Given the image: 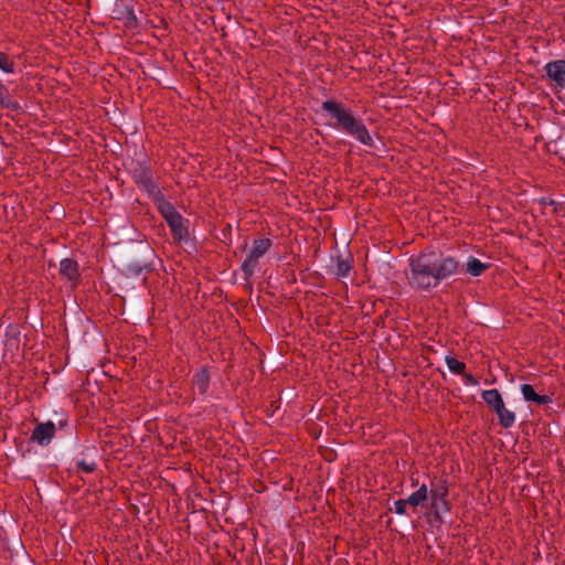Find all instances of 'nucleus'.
I'll list each match as a JSON object with an SVG mask.
<instances>
[{
	"instance_id": "f257e3e1",
	"label": "nucleus",
	"mask_w": 565,
	"mask_h": 565,
	"mask_svg": "<svg viewBox=\"0 0 565 565\" xmlns=\"http://www.w3.org/2000/svg\"><path fill=\"white\" fill-rule=\"evenodd\" d=\"M460 271L457 257L443 252H424L408 259L406 278L412 289L430 291Z\"/></svg>"
},
{
	"instance_id": "f03ea898",
	"label": "nucleus",
	"mask_w": 565,
	"mask_h": 565,
	"mask_svg": "<svg viewBox=\"0 0 565 565\" xmlns=\"http://www.w3.org/2000/svg\"><path fill=\"white\" fill-rule=\"evenodd\" d=\"M321 108L333 119L330 127L353 137L366 147H374V140L361 118L353 115V111L343 103L333 99L324 100Z\"/></svg>"
},
{
	"instance_id": "7ed1b4c3",
	"label": "nucleus",
	"mask_w": 565,
	"mask_h": 565,
	"mask_svg": "<svg viewBox=\"0 0 565 565\" xmlns=\"http://www.w3.org/2000/svg\"><path fill=\"white\" fill-rule=\"evenodd\" d=\"M159 210L171 228L173 237L181 241H186L189 236V231L186 223L188 221L182 217V215L175 210V207L170 202H161L159 204Z\"/></svg>"
},
{
	"instance_id": "20e7f679",
	"label": "nucleus",
	"mask_w": 565,
	"mask_h": 565,
	"mask_svg": "<svg viewBox=\"0 0 565 565\" xmlns=\"http://www.w3.org/2000/svg\"><path fill=\"white\" fill-rule=\"evenodd\" d=\"M482 399L490 406L497 414L500 424L504 428H510L515 423V415L508 409L503 399L497 388L486 390L481 393Z\"/></svg>"
},
{
	"instance_id": "39448f33",
	"label": "nucleus",
	"mask_w": 565,
	"mask_h": 565,
	"mask_svg": "<svg viewBox=\"0 0 565 565\" xmlns=\"http://www.w3.org/2000/svg\"><path fill=\"white\" fill-rule=\"evenodd\" d=\"M271 241L269 238L255 239L253 246L243 262L241 269L245 279L252 277L258 266V259L263 257L270 248Z\"/></svg>"
},
{
	"instance_id": "423d86ee",
	"label": "nucleus",
	"mask_w": 565,
	"mask_h": 565,
	"mask_svg": "<svg viewBox=\"0 0 565 565\" xmlns=\"http://www.w3.org/2000/svg\"><path fill=\"white\" fill-rule=\"evenodd\" d=\"M447 494L448 488L444 481L435 484L429 492V497L431 499V510L437 519H440L444 513L449 511V507L446 501Z\"/></svg>"
},
{
	"instance_id": "0eeeda50",
	"label": "nucleus",
	"mask_w": 565,
	"mask_h": 565,
	"mask_svg": "<svg viewBox=\"0 0 565 565\" xmlns=\"http://www.w3.org/2000/svg\"><path fill=\"white\" fill-rule=\"evenodd\" d=\"M56 433V427L53 422L38 423L34 427L31 440L40 446H47L51 444Z\"/></svg>"
},
{
	"instance_id": "6e6552de",
	"label": "nucleus",
	"mask_w": 565,
	"mask_h": 565,
	"mask_svg": "<svg viewBox=\"0 0 565 565\" xmlns=\"http://www.w3.org/2000/svg\"><path fill=\"white\" fill-rule=\"evenodd\" d=\"M544 70L557 88H565V60L548 62L545 64Z\"/></svg>"
},
{
	"instance_id": "1a4fd4ad",
	"label": "nucleus",
	"mask_w": 565,
	"mask_h": 565,
	"mask_svg": "<svg viewBox=\"0 0 565 565\" xmlns=\"http://www.w3.org/2000/svg\"><path fill=\"white\" fill-rule=\"evenodd\" d=\"M60 274L73 285H76L79 277L77 262L72 258H63L60 262Z\"/></svg>"
},
{
	"instance_id": "9d476101",
	"label": "nucleus",
	"mask_w": 565,
	"mask_h": 565,
	"mask_svg": "<svg viewBox=\"0 0 565 565\" xmlns=\"http://www.w3.org/2000/svg\"><path fill=\"white\" fill-rule=\"evenodd\" d=\"M137 182L150 194L159 193L158 186L152 179V173L148 168H141L136 171Z\"/></svg>"
},
{
	"instance_id": "9b49d317",
	"label": "nucleus",
	"mask_w": 565,
	"mask_h": 565,
	"mask_svg": "<svg viewBox=\"0 0 565 565\" xmlns=\"http://www.w3.org/2000/svg\"><path fill=\"white\" fill-rule=\"evenodd\" d=\"M211 375L207 367L200 369L196 373H194L192 377V383L194 388L199 391L201 395H206L210 387Z\"/></svg>"
},
{
	"instance_id": "f8f14e48",
	"label": "nucleus",
	"mask_w": 565,
	"mask_h": 565,
	"mask_svg": "<svg viewBox=\"0 0 565 565\" xmlns=\"http://www.w3.org/2000/svg\"><path fill=\"white\" fill-rule=\"evenodd\" d=\"M521 393L526 402H533L536 403L537 405H546L552 401L548 395L537 394L534 391L533 386L530 384H522Z\"/></svg>"
},
{
	"instance_id": "ddd939ff",
	"label": "nucleus",
	"mask_w": 565,
	"mask_h": 565,
	"mask_svg": "<svg viewBox=\"0 0 565 565\" xmlns=\"http://www.w3.org/2000/svg\"><path fill=\"white\" fill-rule=\"evenodd\" d=\"M488 264L482 263L480 259L469 256L466 263V271L473 277H478L488 268Z\"/></svg>"
},
{
	"instance_id": "4468645a",
	"label": "nucleus",
	"mask_w": 565,
	"mask_h": 565,
	"mask_svg": "<svg viewBox=\"0 0 565 565\" xmlns=\"http://www.w3.org/2000/svg\"><path fill=\"white\" fill-rule=\"evenodd\" d=\"M429 497L428 489L425 484H422L419 489L413 492L407 499V503L412 507L422 505Z\"/></svg>"
},
{
	"instance_id": "2eb2a0df",
	"label": "nucleus",
	"mask_w": 565,
	"mask_h": 565,
	"mask_svg": "<svg viewBox=\"0 0 565 565\" xmlns=\"http://www.w3.org/2000/svg\"><path fill=\"white\" fill-rule=\"evenodd\" d=\"M0 105L12 110L20 108L19 104L11 99L8 88L0 82Z\"/></svg>"
},
{
	"instance_id": "dca6fc26",
	"label": "nucleus",
	"mask_w": 565,
	"mask_h": 565,
	"mask_svg": "<svg viewBox=\"0 0 565 565\" xmlns=\"http://www.w3.org/2000/svg\"><path fill=\"white\" fill-rule=\"evenodd\" d=\"M351 263L349 258L338 257L335 263V268L333 269V274L337 277L344 278L350 274Z\"/></svg>"
},
{
	"instance_id": "f3484780",
	"label": "nucleus",
	"mask_w": 565,
	"mask_h": 565,
	"mask_svg": "<svg viewBox=\"0 0 565 565\" xmlns=\"http://www.w3.org/2000/svg\"><path fill=\"white\" fill-rule=\"evenodd\" d=\"M446 364L451 373L461 375L465 373L466 364L452 356H446Z\"/></svg>"
},
{
	"instance_id": "a211bd4d",
	"label": "nucleus",
	"mask_w": 565,
	"mask_h": 565,
	"mask_svg": "<svg viewBox=\"0 0 565 565\" xmlns=\"http://www.w3.org/2000/svg\"><path fill=\"white\" fill-rule=\"evenodd\" d=\"M75 466L81 471H84L86 473H92L93 471H95L97 463L95 460L87 461L84 458H82V459L77 458Z\"/></svg>"
},
{
	"instance_id": "6ab92c4d",
	"label": "nucleus",
	"mask_w": 565,
	"mask_h": 565,
	"mask_svg": "<svg viewBox=\"0 0 565 565\" xmlns=\"http://www.w3.org/2000/svg\"><path fill=\"white\" fill-rule=\"evenodd\" d=\"M0 70L4 73H14V64L9 61L7 54L0 52Z\"/></svg>"
},
{
	"instance_id": "aec40b11",
	"label": "nucleus",
	"mask_w": 565,
	"mask_h": 565,
	"mask_svg": "<svg viewBox=\"0 0 565 565\" xmlns=\"http://www.w3.org/2000/svg\"><path fill=\"white\" fill-rule=\"evenodd\" d=\"M143 268L145 267L141 264L134 262V263L127 264L126 271L130 276H138L142 273Z\"/></svg>"
},
{
	"instance_id": "412c9836",
	"label": "nucleus",
	"mask_w": 565,
	"mask_h": 565,
	"mask_svg": "<svg viewBox=\"0 0 565 565\" xmlns=\"http://www.w3.org/2000/svg\"><path fill=\"white\" fill-rule=\"evenodd\" d=\"M407 501L406 500H396L394 502V511L395 513L397 514H401V515H404L406 514V507H407Z\"/></svg>"
},
{
	"instance_id": "4be33fe9",
	"label": "nucleus",
	"mask_w": 565,
	"mask_h": 565,
	"mask_svg": "<svg viewBox=\"0 0 565 565\" xmlns=\"http://www.w3.org/2000/svg\"><path fill=\"white\" fill-rule=\"evenodd\" d=\"M463 376V382H465V385H468V386H476L478 384V381L476 380L475 376H472L471 374H466L463 373L462 374Z\"/></svg>"
},
{
	"instance_id": "5701e85b",
	"label": "nucleus",
	"mask_w": 565,
	"mask_h": 565,
	"mask_svg": "<svg viewBox=\"0 0 565 565\" xmlns=\"http://www.w3.org/2000/svg\"><path fill=\"white\" fill-rule=\"evenodd\" d=\"M86 451H87V452H90V451H94V452H95V451H96V449H95V448H93V449H90V448H86Z\"/></svg>"
}]
</instances>
